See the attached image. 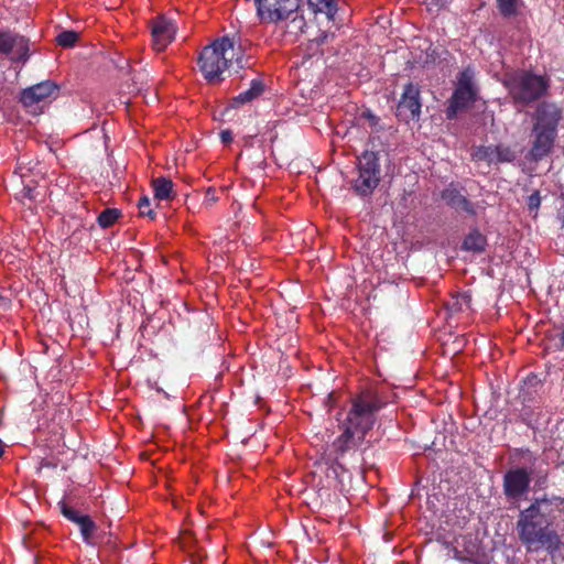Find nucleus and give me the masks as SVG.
Masks as SVG:
<instances>
[{
	"instance_id": "f257e3e1",
	"label": "nucleus",
	"mask_w": 564,
	"mask_h": 564,
	"mask_svg": "<svg viewBox=\"0 0 564 564\" xmlns=\"http://www.w3.org/2000/svg\"><path fill=\"white\" fill-rule=\"evenodd\" d=\"M564 516V498L544 494L534 497L530 505L520 510L516 522L518 539L528 553L544 550L550 556L563 546L556 522Z\"/></svg>"
},
{
	"instance_id": "f03ea898",
	"label": "nucleus",
	"mask_w": 564,
	"mask_h": 564,
	"mask_svg": "<svg viewBox=\"0 0 564 564\" xmlns=\"http://www.w3.org/2000/svg\"><path fill=\"white\" fill-rule=\"evenodd\" d=\"M250 42L240 34L225 35L205 46L198 56V66L204 78L209 84L224 80L225 70L234 68L235 72L242 68V57Z\"/></svg>"
},
{
	"instance_id": "7ed1b4c3",
	"label": "nucleus",
	"mask_w": 564,
	"mask_h": 564,
	"mask_svg": "<svg viewBox=\"0 0 564 564\" xmlns=\"http://www.w3.org/2000/svg\"><path fill=\"white\" fill-rule=\"evenodd\" d=\"M503 86L514 106L527 107L546 94L550 80L546 76L518 69L505 75Z\"/></svg>"
},
{
	"instance_id": "20e7f679",
	"label": "nucleus",
	"mask_w": 564,
	"mask_h": 564,
	"mask_svg": "<svg viewBox=\"0 0 564 564\" xmlns=\"http://www.w3.org/2000/svg\"><path fill=\"white\" fill-rule=\"evenodd\" d=\"M376 391L367 389L361 391L351 401V408L343 423L344 429L365 438L367 433L373 427L376 413L382 408Z\"/></svg>"
},
{
	"instance_id": "39448f33",
	"label": "nucleus",
	"mask_w": 564,
	"mask_h": 564,
	"mask_svg": "<svg viewBox=\"0 0 564 564\" xmlns=\"http://www.w3.org/2000/svg\"><path fill=\"white\" fill-rule=\"evenodd\" d=\"M532 480L536 487H545L549 480V471L525 467H514L507 470L502 477V490L507 500L519 501L522 499L529 492Z\"/></svg>"
},
{
	"instance_id": "423d86ee",
	"label": "nucleus",
	"mask_w": 564,
	"mask_h": 564,
	"mask_svg": "<svg viewBox=\"0 0 564 564\" xmlns=\"http://www.w3.org/2000/svg\"><path fill=\"white\" fill-rule=\"evenodd\" d=\"M358 176L351 182V188L360 197H369L381 180L379 158L376 152L365 151L358 158Z\"/></svg>"
},
{
	"instance_id": "0eeeda50",
	"label": "nucleus",
	"mask_w": 564,
	"mask_h": 564,
	"mask_svg": "<svg viewBox=\"0 0 564 564\" xmlns=\"http://www.w3.org/2000/svg\"><path fill=\"white\" fill-rule=\"evenodd\" d=\"M365 438L344 429L328 448L327 457L333 463V471L336 477H339L338 471L346 473L344 463L347 457L354 458L357 455L359 446L364 443Z\"/></svg>"
},
{
	"instance_id": "6e6552de",
	"label": "nucleus",
	"mask_w": 564,
	"mask_h": 564,
	"mask_svg": "<svg viewBox=\"0 0 564 564\" xmlns=\"http://www.w3.org/2000/svg\"><path fill=\"white\" fill-rule=\"evenodd\" d=\"M473 79L474 72L471 68L467 67L459 73L456 88L445 110L448 120L455 119L459 111L467 109L476 101L477 91Z\"/></svg>"
},
{
	"instance_id": "1a4fd4ad",
	"label": "nucleus",
	"mask_w": 564,
	"mask_h": 564,
	"mask_svg": "<svg viewBox=\"0 0 564 564\" xmlns=\"http://www.w3.org/2000/svg\"><path fill=\"white\" fill-rule=\"evenodd\" d=\"M257 13L262 21L278 23L291 18L300 7V0H256Z\"/></svg>"
},
{
	"instance_id": "9d476101",
	"label": "nucleus",
	"mask_w": 564,
	"mask_h": 564,
	"mask_svg": "<svg viewBox=\"0 0 564 564\" xmlns=\"http://www.w3.org/2000/svg\"><path fill=\"white\" fill-rule=\"evenodd\" d=\"M30 41L23 35L0 29V55L12 62L25 63L29 59Z\"/></svg>"
},
{
	"instance_id": "9b49d317",
	"label": "nucleus",
	"mask_w": 564,
	"mask_h": 564,
	"mask_svg": "<svg viewBox=\"0 0 564 564\" xmlns=\"http://www.w3.org/2000/svg\"><path fill=\"white\" fill-rule=\"evenodd\" d=\"M421 107L419 86L408 83L398 104L397 116L404 121L414 120L420 117Z\"/></svg>"
},
{
	"instance_id": "f8f14e48",
	"label": "nucleus",
	"mask_w": 564,
	"mask_h": 564,
	"mask_svg": "<svg viewBox=\"0 0 564 564\" xmlns=\"http://www.w3.org/2000/svg\"><path fill=\"white\" fill-rule=\"evenodd\" d=\"M562 110L553 102H540L534 112L533 128L557 133Z\"/></svg>"
},
{
	"instance_id": "ddd939ff",
	"label": "nucleus",
	"mask_w": 564,
	"mask_h": 564,
	"mask_svg": "<svg viewBox=\"0 0 564 564\" xmlns=\"http://www.w3.org/2000/svg\"><path fill=\"white\" fill-rule=\"evenodd\" d=\"M556 132H550L547 130H541L532 127V145L529 150L527 159L530 162H540L547 156L554 147Z\"/></svg>"
},
{
	"instance_id": "4468645a",
	"label": "nucleus",
	"mask_w": 564,
	"mask_h": 564,
	"mask_svg": "<svg viewBox=\"0 0 564 564\" xmlns=\"http://www.w3.org/2000/svg\"><path fill=\"white\" fill-rule=\"evenodd\" d=\"M61 513L70 522L78 525L83 541L87 544L91 543L94 534L97 531V524L88 514H80L78 511L69 507L64 500L57 503Z\"/></svg>"
},
{
	"instance_id": "2eb2a0df",
	"label": "nucleus",
	"mask_w": 564,
	"mask_h": 564,
	"mask_svg": "<svg viewBox=\"0 0 564 564\" xmlns=\"http://www.w3.org/2000/svg\"><path fill=\"white\" fill-rule=\"evenodd\" d=\"M176 28L172 20L163 15L156 17L151 22V34L153 48L162 52L172 43L175 37Z\"/></svg>"
},
{
	"instance_id": "dca6fc26",
	"label": "nucleus",
	"mask_w": 564,
	"mask_h": 564,
	"mask_svg": "<svg viewBox=\"0 0 564 564\" xmlns=\"http://www.w3.org/2000/svg\"><path fill=\"white\" fill-rule=\"evenodd\" d=\"M58 90V86L52 80H44L23 89L20 94V102L30 108L46 100Z\"/></svg>"
},
{
	"instance_id": "f3484780",
	"label": "nucleus",
	"mask_w": 564,
	"mask_h": 564,
	"mask_svg": "<svg viewBox=\"0 0 564 564\" xmlns=\"http://www.w3.org/2000/svg\"><path fill=\"white\" fill-rule=\"evenodd\" d=\"M441 197L449 207L454 208L455 210L465 212L469 215L475 214L473 204L456 187H446L442 191Z\"/></svg>"
},
{
	"instance_id": "a211bd4d",
	"label": "nucleus",
	"mask_w": 564,
	"mask_h": 564,
	"mask_svg": "<svg viewBox=\"0 0 564 564\" xmlns=\"http://www.w3.org/2000/svg\"><path fill=\"white\" fill-rule=\"evenodd\" d=\"M264 91V83L261 79H252L250 83V87L241 91L239 95L232 98V104L235 106L245 105L251 102L262 95Z\"/></svg>"
},
{
	"instance_id": "6ab92c4d",
	"label": "nucleus",
	"mask_w": 564,
	"mask_h": 564,
	"mask_svg": "<svg viewBox=\"0 0 564 564\" xmlns=\"http://www.w3.org/2000/svg\"><path fill=\"white\" fill-rule=\"evenodd\" d=\"M154 198L158 200H172L175 197L173 182L164 176L152 180Z\"/></svg>"
},
{
	"instance_id": "aec40b11",
	"label": "nucleus",
	"mask_w": 564,
	"mask_h": 564,
	"mask_svg": "<svg viewBox=\"0 0 564 564\" xmlns=\"http://www.w3.org/2000/svg\"><path fill=\"white\" fill-rule=\"evenodd\" d=\"M487 246V238L479 230H471L463 241V249L480 253Z\"/></svg>"
},
{
	"instance_id": "412c9836",
	"label": "nucleus",
	"mask_w": 564,
	"mask_h": 564,
	"mask_svg": "<svg viewBox=\"0 0 564 564\" xmlns=\"http://www.w3.org/2000/svg\"><path fill=\"white\" fill-rule=\"evenodd\" d=\"M313 13H324L327 19L333 20L337 12L336 0H307Z\"/></svg>"
},
{
	"instance_id": "4be33fe9",
	"label": "nucleus",
	"mask_w": 564,
	"mask_h": 564,
	"mask_svg": "<svg viewBox=\"0 0 564 564\" xmlns=\"http://www.w3.org/2000/svg\"><path fill=\"white\" fill-rule=\"evenodd\" d=\"M471 306V296L468 292L458 293L453 295L447 303V308L451 313H459L469 310Z\"/></svg>"
},
{
	"instance_id": "5701e85b",
	"label": "nucleus",
	"mask_w": 564,
	"mask_h": 564,
	"mask_svg": "<svg viewBox=\"0 0 564 564\" xmlns=\"http://www.w3.org/2000/svg\"><path fill=\"white\" fill-rule=\"evenodd\" d=\"M501 17L509 19L518 15L522 0H496Z\"/></svg>"
},
{
	"instance_id": "b1692460",
	"label": "nucleus",
	"mask_w": 564,
	"mask_h": 564,
	"mask_svg": "<svg viewBox=\"0 0 564 564\" xmlns=\"http://www.w3.org/2000/svg\"><path fill=\"white\" fill-rule=\"evenodd\" d=\"M121 210L118 208H106L97 217L98 225L106 229L111 227L120 217Z\"/></svg>"
},
{
	"instance_id": "393cba45",
	"label": "nucleus",
	"mask_w": 564,
	"mask_h": 564,
	"mask_svg": "<svg viewBox=\"0 0 564 564\" xmlns=\"http://www.w3.org/2000/svg\"><path fill=\"white\" fill-rule=\"evenodd\" d=\"M495 159L497 163H511L516 160V152L509 147L505 144L495 145Z\"/></svg>"
},
{
	"instance_id": "a878e982",
	"label": "nucleus",
	"mask_w": 564,
	"mask_h": 564,
	"mask_svg": "<svg viewBox=\"0 0 564 564\" xmlns=\"http://www.w3.org/2000/svg\"><path fill=\"white\" fill-rule=\"evenodd\" d=\"M79 39V34L73 30L62 31L55 39L62 47H73Z\"/></svg>"
},
{
	"instance_id": "bb28decb",
	"label": "nucleus",
	"mask_w": 564,
	"mask_h": 564,
	"mask_svg": "<svg viewBox=\"0 0 564 564\" xmlns=\"http://www.w3.org/2000/svg\"><path fill=\"white\" fill-rule=\"evenodd\" d=\"M495 145L480 147L476 152V158L486 161L489 164H496Z\"/></svg>"
},
{
	"instance_id": "cd10ccee",
	"label": "nucleus",
	"mask_w": 564,
	"mask_h": 564,
	"mask_svg": "<svg viewBox=\"0 0 564 564\" xmlns=\"http://www.w3.org/2000/svg\"><path fill=\"white\" fill-rule=\"evenodd\" d=\"M306 22L302 14L299 13L296 10L295 13L291 15V21L289 24L291 32H303V29L305 28Z\"/></svg>"
},
{
	"instance_id": "c85d7f7f",
	"label": "nucleus",
	"mask_w": 564,
	"mask_h": 564,
	"mask_svg": "<svg viewBox=\"0 0 564 564\" xmlns=\"http://www.w3.org/2000/svg\"><path fill=\"white\" fill-rule=\"evenodd\" d=\"M138 208L140 210L141 216H147L150 219L154 220L156 217V213L150 208V199L147 196H143L138 202Z\"/></svg>"
},
{
	"instance_id": "c756f323",
	"label": "nucleus",
	"mask_w": 564,
	"mask_h": 564,
	"mask_svg": "<svg viewBox=\"0 0 564 564\" xmlns=\"http://www.w3.org/2000/svg\"><path fill=\"white\" fill-rule=\"evenodd\" d=\"M334 34H329L325 31L318 33L317 36L311 39V46H316L315 52H319V47L327 43L329 39H333Z\"/></svg>"
},
{
	"instance_id": "7c9ffc66",
	"label": "nucleus",
	"mask_w": 564,
	"mask_h": 564,
	"mask_svg": "<svg viewBox=\"0 0 564 564\" xmlns=\"http://www.w3.org/2000/svg\"><path fill=\"white\" fill-rule=\"evenodd\" d=\"M527 205L530 212L538 210L541 205V196L539 191H534L527 200Z\"/></svg>"
},
{
	"instance_id": "2f4dec72",
	"label": "nucleus",
	"mask_w": 564,
	"mask_h": 564,
	"mask_svg": "<svg viewBox=\"0 0 564 564\" xmlns=\"http://www.w3.org/2000/svg\"><path fill=\"white\" fill-rule=\"evenodd\" d=\"M516 454L520 455L521 458L530 463L532 466H534L538 460L536 455L532 453L529 448H519L516 451Z\"/></svg>"
},
{
	"instance_id": "473e14b6",
	"label": "nucleus",
	"mask_w": 564,
	"mask_h": 564,
	"mask_svg": "<svg viewBox=\"0 0 564 564\" xmlns=\"http://www.w3.org/2000/svg\"><path fill=\"white\" fill-rule=\"evenodd\" d=\"M218 196L216 195V191L213 188V187H209L207 191H206V194H205V198H204V202H203V205L205 207H210L213 206L215 203L218 202Z\"/></svg>"
},
{
	"instance_id": "72a5a7b5",
	"label": "nucleus",
	"mask_w": 564,
	"mask_h": 564,
	"mask_svg": "<svg viewBox=\"0 0 564 564\" xmlns=\"http://www.w3.org/2000/svg\"><path fill=\"white\" fill-rule=\"evenodd\" d=\"M22 198H28L30 200L35 199V189L30 186H24L20 193Z\"/></svg>"
},
{
	"instance_id": "f704fd0d",
	"label": "nucleus",
	"mask_w": 564,
	"mask_h": 564,
	"mask_svg": "<svg viewBox=\"0 0 564 564\" xmlns=\"http://www.w3.org/2000/svg\"><path fill=\"white\" fill-rule=\"evenodd\" d=\"M232 133L230 130H223L220 132V140L224 144H228L232 141Z\"/></svg>"
},
{
	"instance_id": "c9c22d12",
	"label": "nucleus",
	"mask_w": 564,
	"mask_h": 564,
	"mask_svg": "<svg viewBox=\"0 0 564 564\" xmlns=\"http://www.w3.org/2000/svg\"><path fill=\"white\" fill-rule=\"evenodd\" d=\"M447 0H425L426 4L432 8H442L445 6Z\"/></svg>"
},
{
	"instance_id": "e433bc0d",
	"label": "nucleus",
	"mask_w": 564,
	"mask_h": 564,
	"mask_svg": "<svg viewBox=\"0 0 564 564\" xmlns=\"http://www.w3.org/2000/svg\"><path fill=\"white\" fill-rule=\"evenodd\" d=\"M316 50V46H311V40H308L307 44H306V54L311 57V56H314V55H317V54H323L322 50L319 48V52H315Z\"/></svg>"
},
{
	"instance_id": "4c0bfd02",
	"label": "nucleus",
	"mask_w": 564,
	"mask_h": 564,
	"mask_svg": "<svg viewBox=\"0 0 564 564\" xmlns=\"http://www.w3.org/2000/svg\"><path fill=\"white\" fill-rule=\"evenodd\" d=\"M558 340H560V345H561L562 349H564V328L562 329V332L560 334Z\"/></svg>"
},
{
	"instance_id": "58836bf2",
	"label": "nucleus",
	"mask_w": 564,
	"mask_h": 564,
	"mask_svg": "<svg viewBox=\"0 0 564 564\" xmlns=\"http://www.w3.org/2000/svg\"><path fill=\"white\" fill-rule=\"evenodd\" d=\"M208 339H209L208 333H207V332H204V333L202 334V341H203V343H205V341H208Z\"/></svg>"
},
{
	"instance_id": "ea45409f",
	"label": "nucleus",
	"mask_w": 564,
	"mask_h": 564,
	"mask_svg": "<svg viewBox=\"0 0 564 564\" xmlns=\"http://www.w3.org/2000/svg\"><path fill=\"white\" fill-rule=\"evenodd\" d=\"M4 453V445H3V442L0 440V458L2 457Z\"/></svg>"
},
{
	"instance_id": "a19ab883",
	"label": "nucleus",
	"mask_w": 564,
	"mask_h": 564,
	"mask_svg": "<svg viewBox=\"0 0 564 564\" xmlns=\"http://www.w3.org/2000/svg\"><path fill=\"white\" fill-rule=\"evenodd\" d=\"M145 76H147L145 74H141V76H140V77H141V78H140V83H141V84L143 83V79H144L143 77H145Z\"/></svg>"
},
{
	"instance_id": "79ce46f5",
	"label": "nucleus",
	"mask_w": 564,
	"mask_h": 564,
	"mask_svg": "<svg viewBox=\"0 0 564 564\" xmlns=\"http://www.w3.org/2000/svg\"><path fill=\"white\" fill-rule=\"evenodd\" d=\"M357 456H358V454L352 458V459H355V462H358V458H356Z\"/></svg>"
}]
</instances>
